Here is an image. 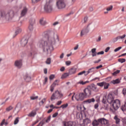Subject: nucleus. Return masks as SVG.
Returning a JSON list of instances; mask_svg holds the SVG:
<instances>
[{"label":"nucleus","mask_w":126,"mask_h":126,"mask_svg":"<svg viewBox=\"0 0 126 126\" xmlns=\"http://www.w3.org/2000/svg\"><path fill=\"white\" fill-rule=\"evenodd\" d=\"M46 102V98H43L41 102H39V104L40 105H43V104H44V103Z\"/></svg>","instance_id":"de8ad7c7"},{"label":"nucleus","mask_w":126,"mask_h":126,"mask_svg":"<svg viewBox=\"0 0 126 126\" xmlns=\"http://www.w3.org/2000/svg\"><path fill=\"white\" fill-rule=\"evenodd\" d=\"M115 97L114 96V94H109L107 96V102L109 104H111L113 105L114 102H115Z\"/></svg>","instance_id":"1a4fd4ad"},{"label":"nucleus","mask_w":126,"mask_h":126,"mask_svg":"<svg viewBox=\"0 0 126 126\" xmlns=\"http://www.w3.org/2000/svg\"><path fill=\"white\" fill-rule=\"evenodd\" d=\"M65 64L66 65H69L70 64H71V61H66L65 62Z\"/></svg>","instance_id":"3c124183"},{"label":"nucleus","mask_w":126,"mask_h":126,"mask_svg":"<svg viewBox=\"0 0 126 126\" xmlns=\"http://www.w3.org/2000/svg\"><path fill=\"white\" fill-rule=\"evenodd\" d=\"M85 72H86L85 71H83L82 72H79L78 74V75H82V74H84V73H85Z\"/></svg>","instance_id":"4d7b16f0"},{"label":"nucleus","mask_w":126,"mask_h":126,"mask_svg":"<svg viewBox=\"0 0 126 126\" xmlns=\"http://www.w3.org/2000/svg\"><path fill=\"white\" fill-rule=\"evenodd\" d=\"M92 56L96 57L97 56V52H96V48H93L92 49Z\"/></svg>","instance_id":"cd10ccee"},{"label":"nucleus","mask_w":126,"mask_h":126,"mask_svg":"<svg viewBox=\"0 0 126 126\" xmlns=\"http://www.w3.org/2000/svg\"><path fill=\"white\" fill-rule=\"evenodd\" d=\"M39 23L41 25H46V24H47V22L44 21L43 18H42L40 20Z\"/></svg>","instance_id":"c85d7f7f"},{"label":"nucleus","mask_w":126,"mask_h":126,"mask_svg":"<svg viewBox=\"0 0 126 126\" xmlns=\"http://www.w3.org/2000/svg\"><path fill=\"white\" fill-rule=\"evenodd\" d=\"M121 49H122V47H119L117 48H116L115 50H114V52H118L119 51V50H121Z\"/></svg>","instance_id":"6e6d98bb"},{"label":"nucleus","mask_w":126,"mask_h":126,"mask_svg":"<svg viewBox=\"0 0 126 126\" xmlns=\"http://www.w3.org/2000/svg\"><path fill=\"white\" fill-rule=\"evenodd\" d=\"M28 10L27 9V8L26 7L24 8L23 10H22V12L21 13V16H24V15H26V13H27Z\"/></svg>","instance_id":"5701e85b"},{"label":"nucleus","mask_w":126,"mask_h":126,"mask_svg":"<svg viewBox=\"0 0 126 126\" xmlns=\"http://www.w3.org/2000/svg\"><path fill=\"white\" fill-rule=\"evenodd\" d=\"M63 126H73V122L70 121L68 122H63Z\"/></svg>","instance_id":"6ab92c4d"},{"label":"nucleus","mask_w":126,"mask_h":126,"mask_svg":"<svg viewBox=\"0 0 126 126\" xmlns=\"http://www.w3.org/2000/svg\"><path fill=\"white\" fill-rule=\"evenodd\" d=\"M58 115V113L56 112L52 115V117L53 118H56V117H57Z\"/></svg>","instance_id":"0e129e2a"},{"label":"nucleus","mask_w":126,"mask_h":126,"mask_svg":"<svg viewBox=\"0 0 126 126\" xmlns=\"http://www.w3.org/2000/svg\"><path fill=\"white\" fill-rule=\"evenodd\" d=\"M104 84H105V82H102L97 83V85L98 86H99L100 87H103V86H104Z\"/></svg>","instance_id":"c9c22d12"},{"label":"nucleus","mask_w":126,"mask_h":126,"mask_svg":"<svg viewBox=\"0 0 126 126\" xmlns=\"http://www.w3.org/2000/svg\"><path fill=\"white\" fill-rule=\"evenodd\" d=\"M75 99H76L77 101H79V100H80V98H79V95H78V94H76V95L75 96Z\"/></svg>","instance_id":"09e8293b"},{"label":"nucleus","mask_w":126,"mask_h":126,"mask_svg":"<svg viewBox=\"0 0 126 126\" xmlns=\"http://www.w3.org/2000/svg\"><path fill=\"white\" fill-rule=\"evenodd\" d=\"M110 50V47H107L105 50V53H108Z\"/></svg>","instance_id":"69168bd1"},{"label":"nucleus","mask_w":126,"mask_h":126,"mask_svg":"<svg viewBox=\"0 0 126 126\" xmlns=\"http://www.w3.org/2000/svg\"><path fill=\"white\" fill-rule=\"evenodd\" d=\"M22 31V30H21V29L20 28L17 29L15 32V36H16L17 35H18L19 33H21Z\"/></svg>","instance_id":"2f4dec72"},{"label":"nucleus","mask_w":126,"mask_h":126,"mask_svg":"<svg viewBox=\"0 0 126 126\" xmlns=\"http://www.w3.org/2000/svg\"><path fill=\"white\" fill-rule=\"evenodd\" d=\"M5 123V119H3L1 123H0V126H2L3 125H4Z\"/></svg>","instance_id":"052dcab7"},{"label":"nucleus","mask_w":126,"mask_h":126,"mask_svg":"<svg viewBox=\"0 0 126 126\" xmlns=\"http://www.w3.org/2000/svg\"><path fill=\"white\" fill-rule=\"evenodd\" d=\"M84 93L86 96L90 97V96H91L92 94L91 88L90 87H88L85 89L84 90Z\"/></svg>","instance_id":"9d476101"},{"label":"nucleus","mask_w":126,"mask_h":126,"mask_svg":"<svg viewBox=\"0 0 126 126\" xmlns=\"http://www.w3.org/2000/svg\"><path fill=\"white\" fill-rule=\"evenodd\" d=\"M87 83H89V81H83L82 80H80L79 82H77V84H81V85H85Z\"/></svg>","instance_id":"a878e982"},{"label":"nucleus","mask_w":126,"mask_h":126,"mask_svg":"<svg viewBox=\"0 0 126 126\" xmlns=\"http://www.w3.org/2000/svg\"><path fill=\"white\" fill-rule=\"evenodd\" d=\"M61 104H62V101H59L57 103V105L58 106H60V105H61Z\"/></svg>","instance_id":"774afa93"},{"label":"nucleus","mask_w":126,"mask_h":126,"mask_svg":"<svg viewBox=\"0 0 126 126\" xmlns=\"http://www.w3.org/2000/svg\"><path fill=\"white\" fill-rule=\"evenodd\" d=\"M47 82H48V78L47 77H45L44 79V82H43V84H46V83H47Z\"/></svg>","instance_id":"bf43d9fd"},{"label":"nucleus","mask_w":126,"mask_h":126,"mask_svg":"<svg viewBox=\"0 0 126 126\" xmlns=\"http://www.w3.org/2000/svg\"><path fill=\"white\" fill-rule=\"evenodd\" d=\"M85 103H88V104H90V103H94L95 102V99L93 98L92 99H89L85 101Z\"/></svg>","instance_id":"393cba45"},{"label":"nucleus","mask_w":126,"mask_h":126,"mask_svg":"<svg viewBox=\"0 0 126 126\" xmlns=\"http://www.w3.org/2000/svg\"><path fill=\"white\" fill-rule=\"evenodd\" d=\"M91 123V120L88 118H86V119L83 120L84 125H87L88 124H90Z\"/></svg>","instance_id":"bb28decb"},{"label":"nucleus","mask_w":126,"mask_h":126,"mask_svg":"<svg viewBox=\"0 0 126 126\" xmlns=\"http://www.w3.org/2000/svg\"><path fill=\"white\" fill-rule=\"evenodd\" d=\"M110 83L112 84H119V83H121V80H120V79H117L111 81Z\"/></svg>","instance_id":"aec40b11"},{"label":"nucleus","mask_w":126,"mask_h":126,"mask_svg":"<svg viewBox=\"0 0 126 126\" xmlns=\"http://www.w3.org/2000/svg\"><path fill=\"white\" fill-rule=\"evenodd\" d=\"M34 24H35V20H31L30 21V25L29 26V30L31 32L33 31L34 29Z\"/></svg>","instance_id":"f8f14e48"},{"label":"nucleus","mask_w":126,"mask_h":126,"mask_svg":"<svg viewBox=\"0 0 126 126\" xmlns=\"http://www.w3.org/2000/svg\"><path fill=\"white\" fill-rule=\"evenodd\" d=\"M68 106V104L66 103L64 104H63L60 106V108H62V109H65V108H67V107Z\"/></svg>","instance_id":"ea45409f"},{"label":"nucleus","mask_w":126,"mask_h":126,"mask_svg":"<svg viewBox=\"0 0 126 126\" xmlns=\"http://www.w3.org/2000/svg\"><path fill=\"white\" fill-rule=\"evenodd\" d=\"M121 110L123 112L126 111V103H125L124 105H123L121 106Z\"/></svg>","instance_id":"e433bc0d"},{"label":"nucleus","mask_w":126,"mask_h":126,"mask_svg":"<svg viewBox=\"0 0 126 126\" xmlns=\"http://www.w3.org/2000/svg\"><path fill=\"white\" fill-rule=\"evenodd\" d=\"M65 69V68L64 67H62L60 69V70L61 71H64V70Z\"/></svg>","instance_id":"338daca9"},{"label":"nucleus","mask_w":126,"mask_h":126,"mask_svg":"<svg viewBox=\"0 0 126 126\" xmlns=\"http://www.w3.org/2000/svg\"><path fill=\"white\" fill-rule=\"evenodd\" d=\"M90 24H89L86 28H84L81 31L80 37H83L84 35H86V34L89 32V26H90Z\"/></svg>","instance_id":"6e6552de"},{"label":"nucleus","mask_w":126,"mask_h":126,"mask_svg":"<svg viewBox=\"0 0 126 126\" xmlns=\"http://www.w3.org/2000/svg\"><path fill=\"white\" fill-rule=\"evenodd\" d=\"M31 100H36L38 98V96H31L30 97Z\"/></svg>","instance_id":"37998d69"},{"label":"nucleus","mask_w":126,"mask_h":126,"mask_svg":"<svg viewBox=\"0 0 126 126\" xmlns=\"http://www.w3.org/2000/svg\"><path fill=\"white\" fill-rule=\"evenodd\" d=\"M50 121H51V116L47 117L45 122L46 123H49Z\"/></svg>","instance_id":"864d4df0"},{"label":"nucleus","mask_w":126,"mask_h":126,"mask_svg":"<svg viewBox=\"0 0 126 126\" xmlns=\"http://www.w3.org/2000/svg\"><path fill=\"white\" fill-rule=\"evenodd\" d=\"M46 63L47 64H51V58H49L47 59L46 61Z\"/></svg>","instance_id":"a19ab883"},{"label":"nucleus","mask_w":126,"mask_h":126,"mask_svg":"<svg viewBox=\"0 0 126 126\" xmlns=\"http://www.w3.org/2000/svg\"><path fill=\"white\" fill-rule=\"evenodd\" d=\"M126 34L118 36L117 37L113 39V42H117V41H118V40H120V39H124V38H126Z\"/></svg>","instance_id":"4468645a"},{"label":"nucleus","mask_w":126,"mask_h":126,"mask_svg":"<svg viewBox=\"0 0 126 126\" xmlns=\"http://www.w3.org/2000/svg\"><path fill=\"white\" fill-rule=\"evenodd\" d=\"M104 89H108L109 88V86H110V84L104 82V84L103 85Z\"/></svg>","instance_id":"7c9ffc66"},{"label":"nucleus","mask_w":126,"mask_h":126,"mask_svg":"<svg viewBox=\"0 0 126 126\" xmlns=\"http://www.w3.org/2000/svg\"><path fill=\"white\" fill-rule=\"evenodd\" d=\"M66 0H56V6L58 9H63L66 6Z\"/></svg>","instance_id":"39448f33"},{"label":"nucleus","mask_w":126,"mask_h":126,"mask_svg":"<svg viewBox=\"0 0 126 126\" xmlns=\"http://www.w3.org/2000/svg\"><path fill=\"white\" fill-rule=\"evenodd\" d=\"M32 3H36L38 1H40V0H32Z\"/></svg>","instance_id":"13d9d810"},{"label":"nucleus","mask_w":126,"mask_h":126,"mask_svg":"<svg viewBox=\"0 0 126 126\" xmlns=\"http://www.w3.org/2000/svg\"><path fill=\"white\" fill-rule=\"evenodd\" d=\"M108 124V121L107 120L104 118H101L97 120H94L93 121L92 125L93 126H101V125H107Z\"/></svg>","instance_id":"423d86ee"},{"label":"nucleus","mask_w":126,"mask_h":126,"mask_svg":"<svg viewBox=\"0 0 126 126\" xmlns=\"http://www.w3.org/2000/svg\"><path fill=\"white\" fill-rule=\"evenodd\" d=\"M24 79L27 82H29L30 81H31V77L29 75L26 74L24 76Z\"/></svg>","instance_id":"b1692460"},{"label":"nucleus","mask_w":126,"mask_h":126,"mask_svg":"<svg viewBox=\"0 0 126 126\" xmlns=\"http://www.w3.org/2000/svg\"><path fill=\"white\" fill-rule=\"evenodd\" d=\"M42 37L46 38V40L41 39L39 41L37 45L42 48L44 52H48L49 50H53V45L56 42L60 41L59 34L55 32L47 30L42 33Z\"/></svg>","instance_id":"f257e3e1"},{"label":"nucleus","mask_w":126,"mask_h":126,"mask_svg":"<svg viewBox=\"0 0 126 126\" xmlns=\"http://www.w3.org/2000/svg\"><path fill=\"white\" fill-rule=\"evenodd\" d=\"M107 100H108V98H107V95H104L102 98V103L105 104V103H106V102L107 101Z\"/></svg>","instance_id":"473e14b6"},{"label":"nucleus","mask_w":126,"mask_h":126,"mask_svg":"<svg viewBox=\"0 0 126 126\" xmlns=\"http://www.w3.org/2000/svg\"><path fill=\"white\" fill-rule=\"evenodd\" d=\"M120 70H117V71L114 72L113 73H112V75H117V74H118V73H120Z\"/></svg>","instance_id":"a18cd8bd"},{"label":"nucleus","mask_w":126,"mask_h":126,"mask_svg":"<svg viewBox=\"0 0 126 126\" xmlns=\"http://www.w3.org/2000/svg\"><path fill=\"white\" fill-rule=\"evenodd\" d=\"M14 65L17 68H21L22 67V60H18L15 61Z\"/></svg>","instance_id":"9b49d317"},{"label":"nucleus","mask_w":126,"mask_h":126,"mask_svg":"<svg viewBox=\"0 0 126 126\" xmlns=\"http://www.w3.org/2000/svg\"><path fill=\"white\" fill-rule=\"evenodd\" d=\"M107 11H111L113 10V5H110L106 8Z\"/></svg>","instance_id":"58836bf2"},{"label":"nucleus","mask_w":126,"mask_h":126,"mask_svg":"<svg viewBox=\"0 0 126 126\" xmlns=\"http://www.w3.org/2000/svg\"><path fill=\"white\" fill-rule=\"evenodd\" d=\"M95 70V67H92L88 70V73H91V72H94Z\"/></svg>","instance_id":"4c0bfd02"},{"label":"nucleus","mask_w":126,"mask_h":126,"mask_svg":"<svg viewBox=\"0 0 126 126\" xmlns=\"http://www.w3.org/2000/svg\"><path fill=\"white\" fill-rule=\"evenodd\" d=\"M44 10L46 12H52L53 11V0H47L44 5Z\"/></svg>","instance_id":"20e7f679"},{"label":"nucleus","mask_w":126,"mask_h":126,"mask_svg":"<svg viewBox=\"0 0 126 126\" xmlns=\"http://www.w3.org/2000/svg\"><path fill=\"white\" fill-rule=\"evenodd\" d=\"M69 76V74L68 73H64L62 75V78H66V77Z\"/></svg>","instance_id":"72a5a7b5"},{"label":"nucleus","mask_w":126,"mask_h":126,"mask_svg":"<svg viewBox=\"0 0 126 126\" xmlns=\"http://www.w3.org/2000/svg\"><path fill=\"white\" fill-rule=\"evenodd\" d=\"M31 52L30 54H29V56L30 57H31V56H33L34 55V52L36 51V48H35L34 45H32L31 46Z\"/></svg>","instance_id":"2eb2a0df"},{"label":"nucleus","mask_w":126,"mask_h":126,"mask_svg":"<svg viewBox=\"0 0 126 126\" xmlns=\"http://www.w3.org/2000/svg\"><path fill=\"white\" fill-rule=\"evenodd\" d=\"M36 111H32L28 114L29 117H35L36 116Z\"/></svg>","instance_id":"c756f323"},{"label":"nucleus","mask_w":126,"mask_h":126,"mask_svg":"<svg viewBox=\"0 0 126 126\" xmlns=\"http://www.w3.org/2000/svg\"><path fill=\"white\" fill-rule=\"evenodd\" d=\"M122 123L124 126H126V118H123L122 119Z\"/></svg>","instance_id":"8fccbe9b"},{"label":"nucleus","mask_w":126,"mask_h":126,"mask_svg":"<svg viewBox=\"0 0 126 126\" xmlns=\"http://www.w3.org/2000/svg\"><path fill=\"white\" fill-rule=\"evenodd\" d=\"M54 78H55V75H51L49 77V79L50 80H52V79H53Z\"/></svg>","instance_id":"5fc2aeb1"},{"label":"nucleus","mask_w":126,"mask_h":126,"mask_svg":"<svg viewBox=\"0 0 126 126\" xmlns=\"http://www.w3.org/2000/svg\"><path fill=\"white\" fill-rule=\"evenodd\" d=\"M114 119L115 120L116 124L117 125V126H121V125H120L121 119H120V118H118L117 115L114 117Z\"/></svg>","instance_id":"a211bd4d"},{"label":"nucleus","mask_w":126,"mask_h":126,"mask_svg":"<svg viewBox=\"0 0 126 126\" xmlns=\"http://www.w3.org/2000/svg\"><path fill=\"white\" fill-rule=\"evenodd\" d=\"M12 109H13V107H12L11 106H10L6 109V111L9 112V111H11V110H12Z\"/></svg>","instance_id":"c03bdc74"},{"label":"nucleus","mask_w":126,"mask_h":126,"mask_svg":"<svg viewBox=\"0 0 126 126\" xmlns=\"http://www.w3.org/2000/svg\"><path fill=\"white\" fill-rule=\"evenodd\" d=\"M118 62L123 63H126V59H119L118 60Z\"/></svg>","instance_id":"79ce46f5"},{"label":"nucleus","mask_w":126,"mask_h":126,"mask_svg":"<svg viewBox=\"0 0 126 126\" xmlns=\"http://www.w3.org/2000/svg\"><path fill=\"white\" fill-rule=\"evenodd\" d=\"M79 99L80 100H82L84 99V98H86L87 97L86 95H85V94L83 93H80L79 94Z\"/></svg>","instance_id":"4be33fe9"},{"label":"nucleus","mask_w":126,"mask_h":126,"mask_svg":"<svg viewBox=\"0 0 126 126\" xmlns=\"http://www.w3.org/2000/svg\"><path fill=\"white\" fill-rule=\"evenodd\" d=\"M91 91L93 90V91H94V92H97L98 91V88H97V86H96L95 85L93 84L91 86V87H90Z\"/></svg>","instance_id":"412c9836"},{"label":"nucleus","mask_w":126,"mask_h":126,"mask_svg":"<svg viewBox=\"0 0 126 126\" xmlns=\"http://www.w3.org/2000/svg\"><path fill=\"white\" fill-rule=\"evenodd\" d=\"M56 85H59V80H55V81L50 86V91L51 92H53L54 91L55 87H56Z\"/></svg>","instance_id":"ddd939ff"},{"label":"nucleus","mask_w":126,"mask_h":126,"mask_svg":"<svg viewBox=\"0 0 126 126\" xmlns=\"http://www.w3.org/2000/svg\"><path fill=\"white\" fill-rule=\"evenodd\" d=\"M28 43V40L25 38H23L21 41V45L22 47H25Z\"/></svg>","instance_id":"dca6fc26"},{"label":"nucleus","mask_w":126,"mask_h":126,"mask_svg":"<svg viewBox=\"0 0 126 126\" xmlns=\"http://www.w3.org/2000/svg\"><path fill=\"white\" fill-rule=\"evenodd\" d=\"M63 94L62 92L59 91H56L55 93L52 95L51 100V101H53V100H56V99H61V98H63Z\"/></svg>","instance_id":"0eeeda50"},{"label":"nucleus","mask_w":126,"mask_h":126,"mask_svg":"<svg viewBox=\"0 0 126 126\" xmlns=\"http://www.w3.org/2000/svg\"><path fill=\"white\" fill-rule=\"evenodd\" d=\"M18 123H19V117H17L14 121V125H17Z\"/></svg>","instance_id":"f704fd0d"},{"label":"nucleus","mask_w":126,"mask_h":126,"mask_svg":"<svg viewBox=\"0 0 126 126\" xmlns=\"http://www.w3.org/2000/svg\"><path fill=\"white\" fill-rule=\"evenodd\" d=\"M122 93L124 96H126V88H123V89L122 90Z\"/></svg>","instance_id":"49530a36"},{"label":"nucleus","mask_w":126,"mask_h":126,"mask_svg":"<svg viewBox=\"0 0 126 126\" xmlns=\"http://www.w3.org/2000/svg\"><path fill=\"white\" fill-rule=\"evenodd\" d=\"M75 73H76V68H70L68 71V74L70 75L75 74Z\"/></svg>","instance_id":"f3484780"},{"label":"nucleus","mask_w":126,"mask_h":126,"mask_svg":"<svg viewBox=\"0 0 126 126\" xmlns=\"http://www.w3.org/2000/svg\"><path fill=\"white\" fill-rule=\"evenodd\" d=\"M14 14H15V12L12 10L8 11L7 13L3 10L0 11V18L2 17L6 20H11L14 17Z\"/></svg>","instance_id":"7ed1b4c3"},{"label":"nucleus","mask_w":126,"mask_h":126,"mask_svg":"<svg viewBox=\"0 0 126 126\" xmlns=\"http://www.w3.org/2000/svg\"><path fill=\"white\" fill-rule=\"evenodd\" d=\"M74 95H75V93H70L68 96H71L72 95V100L73 101V97H74Z\"/></svg>","instance_id":"603ef678"},{"label":"nucleus","mask_w":126,"mask_h":126,"mask_svg":"<svg viewBox=\"0 0 126 126\" xmlns=\"http://www.w3.org/2000/svg\"><path fill=\"white\" fill-rule=\"evenodd\" d=\"M111 79H112V78L111 77L106 78V81H107V82H109V81H111Z\"/></svg>","instance_id":"680f3d73"},{"label":"nucleus","mask_w":126,"mask_h":126,"mask_svg":"<svg viewBox=\"0 0 126 126\" xmlns=\"http://www.w3.org/2000/svg\"><path fill=\"white\" fill-rule=\"evenodd\" d=\"M96 55H104V51H101L96 53Z\"/></svg>","instance_id":"e2e57ef3"},{"label":"nucleus","mask_w":126,"mask_h":126,"mask_svg":"<svg viewBox=\"0 0 126 126\" xmlns=\"http://www.w3.org/2000/svg\"><path fill=\"white\" fill-rule=\"evenodd\" d=\"M120 107H121V100L119 99H115L112 104L104 103V105L105 110H110L111 112L117 111Z\"/></svg>","instance_id":"f03ea898"}]
</instances>
